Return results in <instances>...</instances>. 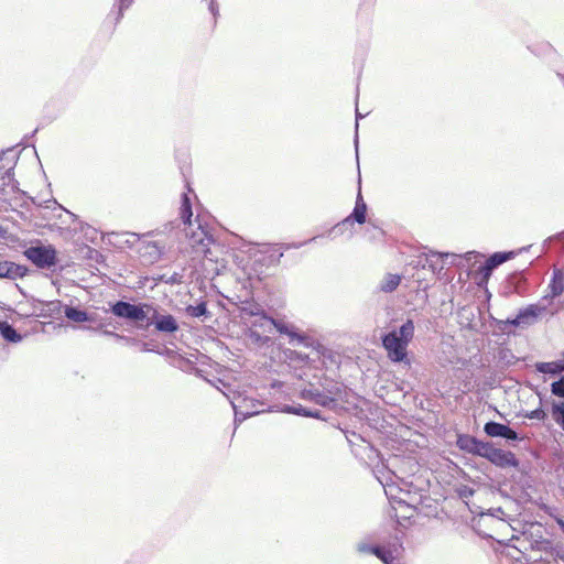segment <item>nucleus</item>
<instances>
[{"label": "nucleus", "instance_id": "dca6fc26", "mask_svg": "<svg viewBox=\"0 0 564 564\" xmlns=\"http://www.w3.org/2000/svg\"><path fill=\"white\" fill-rule=\"evenodd\" d=\"M0 334L2 337L9 341L18 343L21 340V336L17 333V330L7 322L0 323Z\"/></svg>", "mask_w": 564, "mask_h": 564}, {"label": "nucleus", "instance_id": "a878e982", "mask_svg": "<svg viewBox=\"0 0 564 564\" xmlns=\"http://www.w3.org/2000/svg\"><path fill=\"white\" fill-rule=\"evenodd\" d=\"M187 312L191 316L199 317L206 313V305L204 303L198 304L196 306H188Z\"/></svg>", "mask_w": 564, "mask_h": 564}, {"label": "nucleus", "instance_id": "1a4fd4ad", "mask_svg": "<svg viewBox=\"0 0 564 564\" xmlns=\"http://www.w3.org/2000/svg\"><path fill=\"white\" fill-rule=\"evenodd\" d=\"M550 293H547L540 303H545L550 299L560 296L564 292V273L561 270H554L553 278L549 285Z\"/></svg>", "mask_w": 564, "mask_h": 564}, {"label": "nucleus", "instance_id": "5701e85b", "mask_svg": "<svg viewBox=\"0 0 564 564\" xmlns=\"http://www.w3.org/2000/svg\"><path fill=\"white\" fill-rule=\"evenodd\" d=\"M482 443H477L475 438L471 437H460L458 440V445L464 449H475L477 452L478 448H481Z\"/></svg>", "mask_w": 564, "mask_h": 564}, {"label": "nucleus", "instance_id": "7c9ffc66", "mask_svg": "<svg viewBox=\"0 0 564 564\" xmlns=\"http://www.w3.org/2000/svg\"><path fill=\"white\" fill-rule=\"evenodd\" d=\"M361 117H362V115H360V113H359V111H358V109H357V110H356V118H357V120H358L359 118H361ZM356 129H358V121L356 122Z\"/></svg>", "mask_w": 564, "mask_h": 564}, {"label": "nucleus", "instance_id": "f8f14e48", "mask_svg": "<svg viewBox=\"0 0 564 564\" xmlns=\"http://www.w3.org/2000/svg\"><path fill=\"white\" fill-rule=\"evenodd\" d=\"M153 318L159 332L174 333L178 329L177 322L172 315H154Z\"/></svg>", "mask_w": 564, "mask_h": 564}, {"label": "nucleus", "instance_id": "9b49d317", "mask_svg": "<svg viewBox=\"0 0 564 564\" xmlns=\"http://www.w3.org/2000/svg\"><path fill=\"white\" fill-rule=\"evenodd\" d=\"M269 321L280 334L289 336L291 343L302 344L304 341L305 336L299 334L293 325H289L281 321H275L273 318H269Z\"/></svg>", "mask_w": 564, "mask_h": 564}, {"label": "nucleus", "instance_id": "473e14b6", "mask_svg": "<svg viewBox=\"0 0 564 564\" xmlns=\"http://www.w3.org/2000/svg\"><path fill=\"white\" fill-rule=\"evenodd\" d=\"M355 145H356V152L358 153V140L357 139L355 140Z\"/></svg>", "mask_w": 564, "mask_h": 564}, {"label": "nucleus", "instance_id": "4468645a", "mask_svg": "<svg viewBox=\"0 0 564 564\" xmlns=\"http://www.w3.org/2000/svg\"><path fill=\"white\" fill-rule=\"evenodd\" d=\"M536 370L541 373L557 375L564 371V360L539 362L536 364Z\"/></svg>", "mask_w": 564, "mask_h": 564}, {"label": "nucleus", "instance_id": "72a5a7b5", "mask_svg": "<svg viewBox=\"0 0 564 564\" xmlns=\"http://www.w3.org/2000/svg\"><path fill=\"white\" fill-rule=\"evenodd\" d=\"M471 254H473V252H467V253H466L467 259H470V256H471Z\"/></svg>", "mask_w": 564, "mask_h": 564}, {"label": "nucleus", "instance_id": "f03ea898", "mask_svg": "<svg viewBox=\"0 0 564 564\" xmlns=\"http://www.w3.org/2000/svg\"><path fill=\"white\" fill-rule=\"evenodd\" d=\"M23 253L40 269H51L57 263V251L52 245L31 246Z\"/></svg>", "mask_w": 564, "mask_h": 564}, {"label": "nucleus", "instance_id": "a211bd4d", "mask_svg": "<svg viewBox=\"0 0 564 564\" xmlns=\"http://www.w3.org/2000/svg\"><path fill=\"white\" fill-rule=\"evenodd\" d=\"M366 212H367V205H359V207H355L354 212L350 216L345 218L340 225H346L350 223L351 219L357 221L358 224H364L366 221Z\"/></svg>", "mask_w": 564, "mask_h": 564}, {"label": "nucleus", "instance_id": "f704fd0d", "mask_svg": "<svg viewBox=\"0 0 564 564\" xmlns=\"http://www.w3.org/2000/svg\"><path fill=\"white\" fill-rule=\"evenodd\" d=\"M563 357H564V351L562 352Z\"/></svg>", "mask_w": 564, "mask_h": 564}, {"label": "nucleus", "instance_id": "39448f33", "mask_svg": "<svg viewBox=\"0 0 564 564\" xmlns=\"http://www.w3.org/2000/svg\"><path fill=\"white\" fill-rule=\"evenodd\" d=\"M195 221L197 223L196 229L187 226L184 227V231L192 249L197 253L206 256L209 251L208 247L210 245L212 237L207 234L198 220Z\"/></svg>", "mask_w": 564, "mask_h": 564}, {"label": "nucleus", "instance_id": "c85d7f7f", "mask_svg": "<svg viewBox=\"0 0 564 564\" xmlns=\"http://www.w3.org/2000/svg\"><path fill=\"white\" fill-rule=\"evenodd\" d=\"M359 205H366L364 199H362V196H361L360 192L357 195L356 206L355 207H359Z\"/></svg>", "mask_w": 564, "mask_h": 564}, {"label": "nucleus", "instance_id": "c756f323", "mask_svg": "<svg viewBox=\"0 0 564 564\" xmlns=\"http://www.w3.org/2000/svg\"><path fill=\"white\" fill-rule=\"evenodd\" d=\"M558 527L561 528L562 532L564 533V521L562 519L556 520Z\"/></svg>", "mask_w": 564, "mask_h": 564}, {"label": "nucleus", "instance_id": "ddd939ff", "mask_svg": "<svg viewBox=\"0 0 564 564\" xmlns=\"http://www.w3.org/2000/svg\"><path fill=\"white\" fill-rule=\"evenodd\" d=\"M26 269L13 262H0V278L15 279L25 274Z\"/></svg>", "mask_w": 564, "mask_h": 564}, {"label": "nucleus", "instance_id": "f3484780", "mask_svg": "<svg viewBox=\"0 0 564 564\" xmlns=\"http://www.w3.org/2000/svg\"><path fill=\"white\" fill-rule=\"evenodd\" d=\"M144 250L143 254L149 256V261L153 262L160 259L162 250L156 242H145L143 247L140 249Z\"/></svg>", "mask_w": 564, "mask_h": 564}, {"label": "nucleus", "instance_id": "412c9836", "mask_svg": "<svg viewBox=\"0 0 564 564\" xmlns=\"http://www.w3.org/2000/svg\"><path fill=\"white\" fill-rule=\"evenodd\" d=\"M65 315L68 319L74 322H86L88 319L87 313L74 307H67L65 310Z\"/></svg>", "mask_w": 564, "mask_h": 564}, {"label": "nucleus", "instance_id": "bb28decb", "mask_svg": "<svg viewBox=\"0 0 564 564\" xmlns=\"http://www.w3.org/2000/svg\"><path fill=\"white\" fill-rule=\"evenodd\" d=\"M551 391L555 395L564 397V377L552 383Z\"/></svg>", "mask_w": 564, "mask_h": 564}, {"label": "nucleus", "instance_id": "2f4dec72", "mask_svg": "<svg viewBox=\"0 0 564 564\" xmlns=\"http://www.w3.org/2000/svg\"><path fill=\"white\" fill-rule=\"evenodd\" d=\"M392 487H389V491L386 489V495H391Z\"/></svg>", "mask_w": 564, "mask_h": 564}, {"label": "nucleus", "instance_id": "20e7f679", "mask_svg": "<svg viewBox=\"0 0 564 564\" xmlns=\"http://www.w3.org/2000/svg\"><path fill=\"white\" fill-rule=\"evenodd\" d=\"M477 453L499 467H517L519 464L514 454L508 451L496 448L489 444H481V448H478Z\"/></svg>", "mask_w": 564, "mask_h": 564}, {"label": "nucleus", "instance_id": "f257e3e1", "mask_svg": "<svg viewBox=\"0 0 564 564\" xmlns=\"http://www.w3.org/2000/svg\"><path fill=\"white\" fill-rule=\"evenodd\" d=\"M414 336V323L408 319L398 330L388 333L382 338V345L388 357L394 362L403 361L406 357V348Z\"/></svg>", "mask_w": 564, "mask_h": 564}, {"label": "nucleus", "instance_id": "b1692460", "mask_svg": "<svg viewBox=\"0 0 564 564\" xmlns=\"http://www.w3.org/2000/svg\"><path fill=\"white\" fill-rule=\"evenodd\" d=\"M538 316L536 307L532 306L530 308H527L524 312L519 314V316L513 321V324L519 325L527 318H534Z\"/></svg>", "mask_w": 564, "mask_h": 564}, {"label": "nucleus", "instance_id": "2eb2a0df", "mask_svg": "<svg viewBox=\"0 0 564 564\" xmlns=\"http://www.w3.org/2000/svg\"><path fill=\"white\" fill-rule=\"evenodd\" d=\"M181 219L183 220V224L185 227H193L194 223L192 221V206L189 203V198L186 194L183 195L182 206L180 210Z\"/></svg>", "mask_w": 564, "mask_h": 564}, {"label": "nucleus", "instance_id": "aec40b11", "mask_svg": "<svg viewBox=\"0 0 564 564\" xmlns=\"http://www.w3.org/2000/svg\"><path fill=\"white\" fill-rule=\"evenodd\" d=\"M305 393L307 394V397L311 400H313L315 403L323 405V406H330V404L334 403V401H335L334 397L324 394L318 391H316V392L306 391Z\"/></svg>", "mask_w": 564, "mask_h": 564}, {"label": "nucleus", "instance_id": "7ed1b4c3", "mask_svg": "<svg viewBox=\"0 0 564 564\" xmlns=\"http://www.w3.org/2000/svg\"><path fill=\"white\" fill-rule=\"evenodd\" d=\"M357 551L360 553H370L380 558L384 564H401L400 556L402 546L398 542L383 546H373L365 542L357 544Z\"/></svg>", "mask_w": 564, "mask_h": 564}, {"label": "nucleus", "instance_id": "9d476101", "mask_svg": "<svg viewBox=\"0 0 564 564\" xmlns=\"http://www.w3.org/2000/svg\"><path fill=\"white\" fill-rule=\"evenodd\" d=\"M513 256V252H497L492 254L484 265L480 267V272L484 274L485 278H488L491 273V271L498 267L499 264H502L507 260H509Z\"/></svg>", "mask_w": 564, "mask_h": 564}, {"label": "nucleus", "instance_id": "6e6552de", "mask_svg": "<svg viewBox=\"0 0 564 564\" xmlns=\"http://www.w3.org/2000/svg\"><path fill=\"white\" fill-rule=\"evenodd\" d=\"M484 431L488 436H491V437H505L507 440H512V441L518 438V434L513 430H511L509 426H507L505 424L497 423V422L486 423Z\"/></svg>", "mask_w": 564, "mask_h": 564}, {"label": "nucleus", "instance_id": "393cba45", "mask_svg": "<svg viewBox=\"0 0 564 564\" xmlns=\"http://www.w3.org/2000/svg\"><path fill=\"white\" fill-rule=\"evenodd\" d=\"M286 412L293 413V414L303 415V416H310V417H317L318 416L317 411H315V412L306 411L302 406H288Z\"/></svg>", "mask_w": 564, "mask_h": 564}, {"label": "nucleus", "instance_id": "cd10ccee", "mask_svg": "<svg viewBox=\"0 0 564 564\" xmlns=\"http://www.w3.org/2000/svg\"><path fill=\"white\" fill-rule=\"evenodd\" d=\"M523 416L527 419H534L541 421L545 417V412L541 408H539L533 411L527 412L525 414H523Z\"/></svg>", "mask_w": 564, "mask_h": 564}, {"label": "nucleus", "instance_id": "0eeeda50", "mask_svg": "<svg viewBox=\"0 0 564 564\" xmlns=\"http://www.w3.org/2000/svg\"><path fill=\"white\" fill-rule=\"evenodd\" d=\"M231 404L235 410L236 421H241L260 413V410L258 409L259 404L254 403L253 400L243 398L241 400L231 401Z\"/></svg>", "mask_w": 564, "mask_h": 564}, {"label": "nucleus", "instance_id": "4be33fe9", "mask_svg": "<svg viewBox=\"0 0 564 564\" xmlns=\"http://www.w3.org/2000/svg\"><path fill=\"white\" fill-rule=\"evenodd\" d=\"M552 415L555 422L564 430V402L553 405Z\"/></svg>", "mask_w": 564, "mask_h": 564}, {"label": "nucleus", "instance_id": "6ab92c4d", "mask_svg": "<svg viewBox=\"0 0 564 564\" xmlns=\"http://www.w3.org/2000/svg\"><path fill=\"white\" fill-rule=\"evenodd\" d=\"M401 282V276L398 274H387L381 282V290L384 292L394 291Z\"/></svg>", "mask_w": 564, "mask_h": 564}, {"label": "nucleus", "instance_id": "423d86ee", "mask_svg": "<svg viewBox=\"0 0 564 564\" xmlns=\"http://www.w3.org/2000/svg\"><path fill=\"white\" fill-rule=\"evenodd\" d=\"M150 311V306L147 304L143 305H133L128 302L119 301L112 307L111 312L122 318L131 319V321H143L148 317V313Z\"/></svg>", "mask_w": 564, "mask_h": 564}]
</instances>
